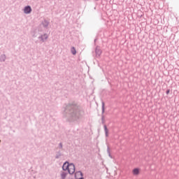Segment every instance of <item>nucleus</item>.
Instances as JSON below:
<instances>
[{
  "mask_svg": "<svg viewBox=\"0 0 179 179\" xmlns=\"http://www.w3.org/2000/svg\"><path fill=\"white\" fill-rule=\"evenodd\" d=\"M66 117L70 122H78L84 116L85 110L76 102L73 101L66 105L64 110Z\"/></svg>",
  "mask_w": 179,
  "mask_h": 179,
  "instance_id": "1",
  "label": "nucleus"
},
{
  "mask_svg": "<svg viewBox=\"0 0 179 179\" xmlns=\"http://www.w3.org/2000/svg\"><path fill=\"white\" fill-rule=\"evenodd\" d=\"M75 171H76V166L74 164L70 163L69 166V170L67 171V172L69 173V174L72 175V174H74Z\"/></svg>",
  "mask_w": 179,
  "mask_h": 179,
  "instance_id": "2",
  "label": "nucleus"
},
{
  "mask_svg": "<svg viewBox=\"0 0 179 179\" xmlns=\"http://www.w3.org/2000/svg\"><path fill=\"white\" fill-rule=\"evenodd\" d=\"M49 38L48 34H41L38 37V39L39 40L40 42L41 43H44L45 41V40H48Z\"/></svg>",
  "mask_w": 179,
  "mask_h": 179,
  "instance_id": "3",
  "label": "nucleus"
},
{
  "mask_svg": "<svg viewBox=\"0 0 179 179\" xmlns=\"http://www.w3.org/2000/svg\"><path fill=\"white\" fill-rule=\"evenodd\" d=\"M104 113H105V103L104 101H102V113H101V123L102 124H105V116H104Z\"/></svg>",
  "mask_w": 179,
  "mask_h": 179,
  "instance_id": "4",
  "label": "nucleus"
},
{
  "mask_svg": "<svg viewBox=\"0 0 179 179\" xmlns=\"http://www.w3.org/2000/svg\"><path fill=\"white\" fill-rule=\"evenodd\" d=\"M69 165L70 163L68 161L64 162V163H63V166H62V169H63V171H68V170L69 169Z\"/></svg>",
  "mask_w": 179,
  "mask_h": 179,
  "instance_id": "5",
  "label": "nucleus"
},
{
  "mask_svg": "<svg viewBox=\"0 0 179 179\" xmlns=\"http://www.w3.org/2000/svg\"><path fill=\"white\" fill-rule=\"evenodd\" d=\"M75 178L76 179H84L83 173L81 171H78L75 173Z\"/></svg>",
  "mask_w": 179,
  "mask_h": 179,
  "instance_id": "6",
  "label": "nucleus"
},
{
  "mask_svg": "<svg viewBox=\"0 0 179 179\" xmlns=\"http://www.w3.org/2000/svg\"><path fill=\"white\" fill-rule=\"evenodd\" d=\"M32 11V8L30 6H26L24 8V13L25 14H30Z\"/></svg>",
  "mask_w": 179,
  "mask_h": 179,
  "instance_id": "7",
  "label": "nucleus"
},
{
  "mask_svg": "<svg viewBox=\"0 0 179 179\" xmlns=\"http://www.w3.org/2000/svg\"><path fill=\"white\" fill-rule=\"evenodd\" d=\"M95 52H96V57H99L102 53V51L100 48L99 46H96V50H95Z\"/></svg>",
  "mask_w": 179,
  "mask_h": 179,
  "instance_id": "8",
  "label": "nucleus"
},
{
  "mask_svg": "<svg viewBox=\"0 0 179 179\" xmlns=\"http://www.w3.org/2000/svg\"><path fill=\"white\" fill-rule=\"evenodd\" d=\"M50 22L46 20H44L42 22H41V24L43 25V27L44 28H48V25H49Z\"/></svg>",
  "mask_w": 179,
  "mask_h": 179,
  "instance_id": "9",
  "label": "nucleus"
},
{
  "mask_svg": "<svg viewBox=\"0 0 179 179\" xmlns=\"http://www.w3.org/2000/svg\"><path fill=\"white\" fill-rule=\"evenodd\" d=\"M68 173L67 172H65V171H62L60 172V177L62 179H65L66 178V176H68Z\"/></svg>",
  "mask_w": 179,
  "mask_h": 179,
  "instance_id": "10",
  "label": "nucleus"
},
{
  "mask_svg": "<svg viewBox=\"0 0 179 179\" xmlns=\"http://www.w3.org/2000/svg\"><path fill=\"white\" fill-rule=\"evenodd\" d=\"M6 60V55H1L0 56V62H4Z\"/></svg>",
  "mask_w": 179,
  "mask_h": 179,
  "instance_id": "11",
  "label": "nucleus"
},
{
  "mask_svg": "<svg viewBox=\"0 0 179 179\" xmlns=\"http://www.w3.org/2000/svg\"><path fill=\"white\" fill-rule=\"evenodd\" d=\"M62 156V154L61 151H57L56 152V157H55V158L56 159H59Z\"/></svg>",
  "mask_w": 179,
  "mask_h": 179,
  "instance_id": "12",
  "label": "nucleus"
},
{
  "mask_svg": "<svg viewBox=\"0 0 179 179\" xmlns=\"http://www.w3.org/2000/svg\"><path fill=\"white\" fill-rule=\"evenodd\" d=\"M133 174H134V176H138L139 174V169L135 168L133 170Z\"/></svg>",
  "mask_w": 179,
  "mask_h": 179,
  "instance_id": "13",
  "label": "nucleus"
},
{
  "mask_svg": "<svg viewBox=\"0 0 179 179\" xmlns=\"http://www.w3.org/2000/svg\"><path fill=\"white\" fill-rule=\"evenodd\" d=\"M104 131H105V134H106V137H108V129L106 124H104Z\"/></svg>",
  "mask_w": 179,
  "mask_h": 179,
  "instance_id": "14",
  "label": "nucleus"
},
{
  "mask_svg": "<svg viewBox=\"0 0 179 179\" xmlns=\"http://www.w3.org/2000/svg\"><path fill=\"white\" fill-rule=\"evenodd\" d=\"M71 54H73V55H76L77 53V51L74 47H71Z\"/></svg>",
  "mask_w": 179,
  "mask_h": 179,
  "instance_id": "15",
  "label": "nucleus"
},
{
  "mask_svg": "<svg viewBox=\"0 0 179 179\" xmlns=\"http://www.w3.org/2000/svg\"><path fill=\"white\" fill-rule=\"evenodd\" d=\"M59 148L62 149L63 148V144L62 143H59Z\"/></svg>",
  "mask_w": 179,
  "mask_h": 179,
  "instance_id": "16",
  "label": "nucleus"
},
{
  "mask_svg": "<svg viewBox=\"0 0 179 179\" xmlns=\"http://www.w3.org/2000/svg\"><path fill=\"white\" fill-rule=\"evenodd\" d=\"M107 152H108V155H110V150L109 146H108V148H107Z\"/></svg>",
  "mask_w": 179,
  "mask_h": 179,
  "instance_id": "17",
  "label": "nucleus"
},
{
  "mask_svg": "<svg viewBox=\"0 0 179 179\" xmlns=\"http://www.w3.org/2000/svg\"><path fill=\"white\" fill-rule=\"evenodd\" d=\"M170 92H171V90H166V94L167 95H169V94H170Z\"/></svg>",
  "mask_w": 179,
  "mask_h": 179,
  "instance_id": "18",
  "label": "nucleus"
},
{
  "mask_svg": "<svg viewBox=\"0 0 179 179\" xmlns=\"http://www.w3.org/2000/svg\"><path fill=\"white\" fill-rule=\"evenodd\" d=\"M108 156H109V157H110V159H113V157H112L111 154L108 155Z\"/></svg>",
  "mask_w": 179,
  "mask_h": 179,
  "instance_id": "19",
  "label": "nucleus"
},
{
  "mask_svg": "<svg viewBox=\"0 0 179 179\" xmlns=\"http://www.w3.org/2000/svg\"><path fill=\"white\" fill-rule=\"evenodd\" d=\"M33 37H37V36L36 34H34Z\"/></svg>",
  "mask_w": 179,
  "mask_h": 179,
  "instance_id": "20",
  "label": "nucleus"
},
{
  "mask_svg": "<svg viewBox=\"0 0 179 179\" xmlns=\"http://www.w3.org/2000/svg\"><path fill=\"white\" fill-rule=\"evenodd\" d=\"M94 1H96L97 2V1H99V0H94Z\"/></svg>",
  "mask_w": 179,
  "mask_h": 179,
  "instance_id": "21",
  "label": "nucleus"
},
{
  "mask_svg": "<svg viewBox=\"0 0 179 179\" xmlns=\"http://www.w3.org/2000/svg\"><path fill=\"white\" fill-rule=\"evenodd\" d=\"M96 39L94 40V42H95V43H96Z\"/></svg>",
  "mask_w": 179,
  "mask_h": 179,
  "instance_id": "22",
  "label": "nucleus"
},
{
  "mask_svg": "<svg viewBox=\"0 0 179 179\" xmlns=\"http://www.w3.org/2000/svg\"><path fill=\"white\" fill-rule=\"evenodd\" d=\"M1 142V141L0 140V143Z\"/></svg>",
  "mask_w": 179,
  "mask_h": 179,
  "instance_id": "23",
  "label": "nucleus"
},
{
  "mask_svg": "<svg viewBox=\"0 0 179 179\" xmlns=\"http://www.w3.org/2000/svg\"><path fill=\"white\" fill-rule=\"evenodd\" d=\"M84 1H87V0H84Z\"/></svg>",
  "mask_w": 179,
  "mask_h": 179,
  "instance_id": "24",
  "label": "nucleus"
}]
</instances>
